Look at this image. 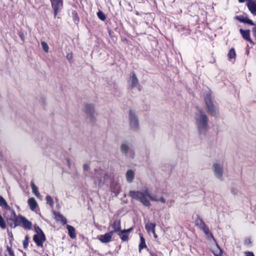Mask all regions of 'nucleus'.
Here are the masks:
<instances>
[{"mask_svg":"<svg viewBox=\"0 0 256 256\" xmlns=\"http://www.w3.org/2000/svg\"><path fill=\"white\" fill-rule=\"evenodd\" d=\"M129 196L132 198L139 200L144 206H150V200L158 202V199L156 196H152L148 188H144L142 191L132 190L130 192Z\"/></svg>","mask_w":256,"mask_h":256,"instance_id":"obj_1","label":"nucleus"},{"mask_svg":"<svg viewBox=\"0 0 256 256\" xmlns=\"http://www.w3.org/2000/svg\"><path fill=\"white\" fill-rule=\"evenodd\" d=\"M196 124L198 131L203 132L208 127V118L206 113L202 110H198L195 113Z\"/></svg>","mask_w":256,"mask_h":256,"instance_id":"obj_2","label":"nucleus"},{"mask_svg":"<svg viewBox=\"0 0 256 256\" xmlns=\"http://www.w3.org/2000/svg\"><path fill=\"white\" fill-rule=\"evenodd\" d=\"M212 170L216 178L222 180L224 175V161L221 160H216L213 162Z\"/></svg>","mask_w":256,"mask_h":256,"instance_id":"obj_3","label":"nucleus"},{"mask_svg":"<svg viewBox=\"0 0 256 256\" xmlns=\"http://www.w3.org/2000/svg\"><path fill=\"white\" fill-rule=\"evenodd\" d=\"M129 125L131 129L136 130L139 128V120L134 112L130 110L129 114Z\"/></svg>","mask_w":256,"mask_h":256,"instance_id":"obj_4","label":"nucleus"},{"mask_svg":"<svg viewBox=\"0 0 256 256\" xmlns=\"http://www.w3.org/2000/svg\"><path fill=\"white\" fill-rule=\"evenodd\" d=\"M12 212L18 225L21 226L25 229L30 230L32 228V224L30 220L23 216H16L14 211Z\"/></svg>","mask_w":256,"mask_h":256,"instance_id":"obj_5","label":"nucleus"},{"mask_svg":"<svg viewBox=\"0 0 256 256\" xmlns=\"http://www.w3.org/2000/svg\"><path fill=\"white\" fill-rule=\"evenodd\" d=\"M195 224L198 227L202 230L206 234L212 238V240L215 241V239L212 234L210 232L208 228L206 227L205 223L202 218H198L196 220Z\"/></svg>","mask_w":256,"mask_h":256,"instance_id":"obj_6","label":"nucleus"},{"mask_svg":"<svg viewBox=\"0 0 256 256\" xmlns=\"http://www.w3.org/2000/svg\"><path fill=\"white\" fill-rule=\"evenodd\" d=\"M84 112L88 118L91 120L94 118L95 108L93 104H86L84 106Z\"/></svg>","mask_w":256,"mask_h":256,"instance_id":"obj_7","label":"nucleus"},{"mask_svg":"<svg viewBox=\"0 0 256 256\" xmlns=\"http://www.w3.org/2000/svg\"><path fill=\"white\" fill-rule=\"evenodd\" d=\"M205 102L209 112L213 115L218 112V108L212 100L211 98L208 96L205 98Z\"/></svg>","mask_w":256,"mask_h":256,"instance_id":"obj_8","label":"nucleus"},{"mask_svg":"<svg viewBox=\"0 0 256 256\" xmlns=\"http://www.w3.org/2000/svg\"><path fill=\"white\" fill-rule=\"evenodd\" d=\"M33 240L38 246L42 247L46 240V236L44 233L36 234L34 236Z\"/></svg>","mask_w":256,"mask_h":256,"instance_id":"obj_9","label":"nucleus"},{"mask_svg":"<svg viewBox=\"0 0 256 256\" xmlns=\"http://www.w3.org/2000/svg\"><path fill=\"white\" fill-rule=\"evenodd\" d=\"M246 6L250 13L256 16V0H246Z\"/></svg>","mask_w":256,"mask_h":256,"instance_id":"obj_10","label":"nucleus"},{"mask_svg":"<svg viewBox=\"0 0 256 256\" xmlns=\"http://www.w3.org/2000/svg\"><path fill=\"white\" fill-rule=\"evenodd\" d=\"M52 7L54 10L55 16L57 14L58 9L62 7L63 4V0H50Z\"/></svg>","mask_w":256,"mask_h":256,"instance_id":"obj_11","label":"nucleus"},{"mask_svg":"<svg viewBox=\"0 0 256 256\" xmlns=\"http://www.w3.org/2000/svg\"><path fill=\"white\" fill-rule=\"evenodd\" d=\"M113 232L102 234L98 237V238L103 243L108 242L111 240Z\"/></svg>","mask_w":256,"mask_h":256,"instance_id":"obj_12","label":"nucleus"},{"mask_svg":"<svg viewBox=\"0 0 256 256\" xmlns=\"http://www.w3.org/2000/svg\"><path fill=\"white\" fill-rule=\"evenodd\" d=\"M240 32L242 34V38L246 40L249 42L250 43L254 44L253 41L252 40L250 37V30H244L242 29L240 30Z\"/></svg>","mask_w":256,"mask_h":256,"instance_id":"obj_13","label":"nucleus"},{"mask_svg":"<svg viewBox=\"0 0 256 256\" xmlns=\"http://www.w3.org/2000/svg\"><path fill=\"white\" fill-rule=\"evenodd\" d=\"M132 228H131L128 230H120L118 232V235L120 236V238L123 241H126L128 239V233L130 232L132 230Z\"/></svg>","mask_w":256,"mask_h":256,"instance_id":"obj_14","label":"nucleus"},{"mask_svg":"<svg viewBox=\"0 0 256 256\" xmlns=\"http://www.w3.org/2000/svg\"><path fill=\"white\" fill-rule=\"evenodd\" d=\"M234 18L244 24H248L252 26L254 25L252 20H250L247 16H236Z\"/></svg>","mask_w":256,"mask_h":256,"instance_id":"obj_15","label":"nucleus"},{"mask_svg":"<svg viewBox=\"0 0 256 256\" xmlns=\"http://www.w3.org/2000/svg\"><path fill=\"white\" fill-rule=\"evenodd\" d=\"M106 174L103 172H100L96 174L94 176V180L96 184L99 186L102 182V180L104 179Z\"/></svg>","mask_w":256,"mask_h":256,"instance_id":"obj_16","label":"nucleus"},{"mask_svg":"<svg viewBox=\"0 0 256 256\" xmlns=\"http://www.w3.org/2000/svg\"><path fill=\"white\" fill-rule=\"evenodd\" d=\"M215 243H216V240L214 241ZM211 252L214 254L215 256H222V250L216 244L212 248Z\"/></svg>","mask_w":256,"mask_h":256,"instance_id":"obj_17","label":"nucleus"},{"mask_svg":"<svg viewBox=\"0 0 256 256\" xmlns=\"http://www.w3.org/2000/svg\"><path fill=\"white\" fill-rule=\"evenodd\" d=\"M134 172L132 170H128L126 174V180L128 182H132L134 179Z\"/></svg>","mask_w":256,"mask_h":256,"instance_id":"obj_18","label":"nucleus"},{"mask_svg":"<svg viewBox=\"0 0 256 256\" xmlns=\"http://www.w3.org/2000/svg\"><path fill=\"white\" fill-rule=\"evenodd\" d=\"M129 150V143L126 141H124L120 145V151L124 154H126Z\"/></svg>","mask_w":256,"mask_h":256,"instance_id":"obj_19","label":"nucleus"},{"mask_svg":"<svg viewBox=\"0 0 256 256\" xmlns=\"http://www.w3.org/2000/svg\"><path fill=\"white\" fill-rule=\"evenodd\" d=\"M28 204L32 210L34 211L36 208L38 204L34 198H30L28 200Z\"/></svg>","mask_w":256,"mask_h":256,"instance_id":"obj_20","label":"nucleus"},{"mask_svg":"<svg viewBox=\"0 0 256 256\" xmlns=\"http://www.w3.org/2000/svg\"><path fill=\"white\" fill-rule=\"evenodd\" d=\"M66 227L70 236L72 238H74L76 237L75 228L70 225H67Z\"/></svg>","mask_w":256,"mask_h":256,"instance_id":"obj_21","label":"nucleus"},{"mask_svg":"<svg viewBox=\"0 0 256 256\" xmlns=\"http://www.w3.org/2000/svg\"><path fill=\"white\" fill-rule=\"evenodd\" d=\"M138 79L136 77V75L134 74H132L130 78V84L132 87L135 86L136 84H138Z\"/></svg>","mask_w":256,"mask_h":256,"instance_id":"obj_22","label":"nucleus"},{"mask_svg":"<svg viewBox=\"0 0 256 256\" xmlns=\"http://www.w3.org/2000/svg\"><path fill=\"white\" fill-rule=\"evenodd\" d=\"M228 59L230 60H235L236 57V54L235 50L234 48H232L229 50V52L228 54Z\"/></svg>","mask_w":256,"mask_h":256,"instance_id":"obj_23","label":"nucleus"},{"mask_svg":"<svg viewBox=\"0 0 256 256\" xmlns=\"http://www.w3.org/2000/svg\"><path fill=\"white\" fill-rule=\"evenodd\" d=\"M112 227L114 229L113 232V234L115 232H120V221H116L114 222L112 224Z\"/></svg>","mask_w":256,"mask_h":256,"instance_id":"obj_24","label":"nucleus"},{"mask_svg":"<svg viewBox=\"0 0 256 256\" xmlns=\"http://www.w3.org/2000/svg\"><path fill=\"white\" fill-rule=\"evenodd\" d=\"M156 224L152 223H148L146 224L145 228L148 232H154Z\"/></svg>","mask_w":256,"mask_h":256,"instance_id":"obj_25","label":"nucleus"},{"mask_svg":"<svg viewBox=\"0 0 256 256\" xmlns=\"http://www.w3.org/2000/svg\"><path fill=\"white\" fill-rule=\"evenodd\" d=\"M0 206L6 209L10 208L2 196H0Z\"/></svg>","mask_w":256,"mask_h":256,"instance_id":"obj_26","label":"nucleus"},{"mask_svg":"<svg viewBox=\"0 0 256 256\" xmlns=\"http://www.w3.org/2000/svg\"><path fill=\"white\" fill-rule=\"evenodd\" d=\"M140 242L139 244V252H140L144 248H146V244L145 242V240L143 238L142 236H140Z\"/></svg>","mask_w":256,"mask_h":256,"instance_id":"obj_27","label":"nucleus"},{"mask_svg":"<svg viewBox=\"0 0 256 256\" xmlns=\"http://www.w3.org/2000/svg\"><path fill=\"white\" fill-rule=\"evenodd\" d=\"M30 186H31V188H32L33 193L36 195V196H37L38 198H39L40 196V194H39V192L38 190V188H37L36 186H35V184L33 182L31 183Z\"/></svg>","mask_w":256,"mask_h":256,"instance_id":"obj_28","label":"nucleus"},{"mask_svg":"<svg viewBox=\"0 0 256 256\" xmlns=\"http://www.w3.org/2000/svg\"><path fill=\"white\" fill-rule=\"evenodd\" d=\"M56 218L58 220L61 221L63 224H66L67 222L66 219L60 214H58L56 216Z\"/></svg>","mask_w":256,"mask_h":256,"instance_id":"obj_29","label":"nucleus"},{"mask_svg":"<svg viewBox=\"0 0 256 256\" xmlns=\"http://www.w3.org/2000/svg\"><path fill=\"white\" fill-rule=\"evenodd\" d=\"M42 46L43 50L46 52H48L49 50V46L48 44L45 42H42Z\"/></svg>","mask_w":256,"mask_h":256,"instance_id":"obj_30","label":"nucleus"},{"mask_svg":"<svg viewBox=\"0 0 256 256\" xmlns=\"http://www.w3.org/2000/svg\"><path fill=\"white\" fill-rule=\"evenodd\" d=\"M28 240H29V238L27 236H26L25 239L23 241V245H24V249H26V248H27V247L28 246Z\"/></svg>","mask_w":256,"mask_h":256,"instance_id":"obj_31","label":"nucleus"},{"mask_svg":"<svg viewBox=\"0 0 256 256\" xmlns=\"http://www.w3.org/2000/svg\"><path fill=\"white\" fill-rule=\"evenodd\" d=\"M97 16L98 18L102 20H104L106 19V16L102 12H98L97 14Z\"/></svg>","mask_w":256,"mask_h":256,"instance_id":"obj_32","label":"nucleus"},{"mask_svg":"<svg viewBox=\"0 0 256 256\" xmlns=\"http://www.w3.org/2000/svg\"><path fill=\"white\" fill-rule=\"evenodd\" d=\"M46 200L47 202L51 206H53L54 202L52 198L50 196H46Z\"/></svg>","mask_w":256,"mask_h":256,"instance_id":"obj_33","label":"nucleus"},{"mask_svg":"<svg viewBox=\"0 0 256 256\" xmlns=\"http://www.w3.org/2000/svg\"><path fill=\"white\" fill-rule=\"evenodd\" d=\"M6 223L2 217L0 215V227L3 229L6 228Z\"/></svg>","mask_w":256,"mask_h":256,"instance_id":"obj_34","label":"nucleus"},{"mask_svg":"<svg viewBox=\"0 0 256 256\" xmlns=\"http://www.w3.org/2000/svg\"><path fill=\"white\" fill-rule=\"evenodd\" d=\"M34 230L35 232H36V234H40L41 233H44L42 230L38 226H34Z\"/></svg>","mask_w":256,"mask_h":256,"instance_id":"obj_35","label":"nucleus"},{"mask_svg":"<svg viewBox=\"0 0 256 256\" xmlns=\"http://www.w3.org/2000/svg\"><path fill=\"white\" fill-rule=\"evenodd\" d=\"M252 32L254 36L256 39V26H255L252 29Z\"/></svg>","mask_w":256,"mask_h":256,"instance_id":"obj_36","label":"nucleus"},{"mask_svg":"<svg viewBox=\"0 0 256 256\" xmlns=\"http://www.w3.org/2000/svg\"><path fill=\"white\" fill-rule=\"evenodd\" d=\"M244 254L246 256H254V253L250 252H246Z\"/></svg>","mask_w":256,"mask_h":256,"instance_id":"obj_37","label":"nucleus"},{"mask_svg":"<svg viewBox=\"0 0 256 256\" xmlns=\"http://www.w3.org/2000/svg\"><path fill=\"white\" fill-rule=\"evenodd\" d=\"M160 201L162 204H164L166 202V200L164 197H161L160 198Z\"/></svg>","mask_w":256,"mask_h":256,"instance_id":"obj_38","label":"nucleus"},{"mask_svg":"<svg viewBox=\"0 0 256 256\" xmlns=\"http://www.w3.org/2000/svg\"><path fill=\"white\" fill-rule=\"evenodd\" d=\"M8 252H9V254H11V255H12V254H13V253H12V250H11V249H10V248H8Z\"/></svg>","mask_w":256,"mask_h":256,"instance_id":"obj_39","label":"nucleus"},{"mask_svg":"<svg viewBox=\"0 0 256 256\" xmlns=\"http://www.w3.org/2000/svg\"><path fill=\"white\" fill-rule=\"evenodd\" d=\"M152 233L153 234L154 238H157L158 236H157L155 232V230H154V232H152Z\"/></svg>","mask_w":256,"mask_h":256,"instance_id":"obj_40","label":"nucleus"},{"mask_svg":"<svg viewBox=\"0 0 256 256\" xmlns=\"http://www.w3.org/2000/svg\"><path fill=\"white\" fill-rule=\"evenodd\" d=\"M246 0H238V2L240 3H243L245 2Z\"/></svg>","mask_w":256,"mask_h":256,"instance_id":"obj_41","label":"nucleus"},{"mask_svg":"<svg viewBox=\"0 0 256 256\" xmlns=\"http://www.w3.org/2000/svg\"><path fill=\"white\" fill-rule=\"evenodd\" d=\"M248 54H249V51L248 50H246V54L247 55H248Z\"/></svg>","mask_w":256,"mask_h":256,"instance_id":"obj_42","label":"nucleus"},{"mask_svg":"<svg viewBox=\"0 0 256 256\" xmlns=\"http://www.w3.org/2000/svg\"><path fill=\"white\" fill-rule=\"evenodd\" d=\"M84 168L85 170H86V166H84Z\"/></svg>","mask_w":256,"mask_h":256,"instance_id":"obj_43","label":"nucleus"}]
</instances>
